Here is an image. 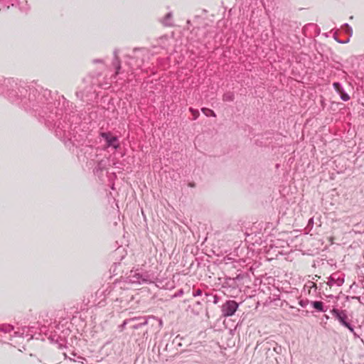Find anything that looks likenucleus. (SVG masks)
<instances>
[{
	"label": "nucleus",
	"instance_id": "nucleus-30",
	"mask_svg": "<svg viewBox=\"0 0 364 364\" xmlns=\"http://www.w3.org/2000/svg\"><path fill=\"white\" fill-rule=\"evenodd\" d=\"M94 63H103V60L102 59H95L93 60Z\"/></svg>",
	"mask_w": 364,
	"mask_h": 364
},
{
	"label": "nucleus",
	"instance_id": "nucleus-14",
	"mask_svg": "<svg viewBox=\"0 0 364 364\" xmlns=\"http://www.w3.org/2000/svg\"><path fill=\"white\" fill-rule=\"evenodd\" d=\"M333 86L336 91L340 95V97L342 100L346 102L350 100V96L346 93L340 82H333Z\"/></svg>",
	"mask_w": 364,
	"mask_h": 364
},
{
	"label": "nucleus",
	"instance_id": "nucleus-23",
	"mask_svg": "<svg viewBox=\"0 0 364 364\" xmlns=\"http://www.w3.org/2000/svg\"><path fill=\"white\" fill-rule=\"evenodd\" d=\"M189 111L191 112V114H193V120H196L198 119V117H199V112L198 110L197 109H193V107H190L189 108Z\"/></svg>",
	"mask_w": 364,
	"mask_h": 364
},
{
	"label": "nucleus",
	"instance_id": "nucleus-2",
	"mask_svg": "<svg viewBox=\"0 0 364 364\" xmlns=\"http://www.w3.org/2000/svg\"><path fill=\"white\" fill-rule=\"evenodd\" d=\"M33 327L28 326L15 328L14 326L8 323L0 325V333L4 334L6 338H9L11 341L16 338H26L27 341H30L33 337Z\"/></svg>",
	"mask_w": 364,
	"mask_h": 364
},
{
	"label": "nucleus",
	"instance_id": "nucleus-24",
	"mask_svg": "<svg viewBox=\"0 0 364 364\" xmlns=\"http://www.w3.org/2000/svg\"><path fill=\"white\" fill-rule=\"evenodd\" d=\"M136 321V318H128V319H125V320L123 321V323L121 324L120 328H121L122 329H124V328H125L126 325H127V324H129V323H132V322H134V321Z\"/></svg>",
	"mask_w": 364,
	"mask_h": 364
},
{
	"label": "nucleus",
	"instance_id": "nucleus-12",
	"mask_svg": "<svg viewBox=\"0 0 364 364\" xmlns=\"http://www.w3.org/2000/svg\"><path fill=\"white\" fill-rule=\"evenodd\" d=\"M107 164V159H102L98 161L97 166L93 170L94 173L100 178L102 176V172L106 169Z\"/></svg>",
	"mask_w": 364,
	"mask_h": 364
},
{
	"label": "nucleus",
	"instance_id": "nucleus-21",
	"mask_svg": "<svg viewBox=\"0 0 364 364\" xmlns=\"http://www.w3.org/2000/svg\"><path fill=\"white\" fill-rule=\"evenodd\" d=\"M201 111L207 117H210V116L213 117H216L215 112L209 108L203 107L201 109Z\"/></svg>",
	"mask_w": 364,
	"mask_h": 364
},
{
	"label": "nucleus",
	"instance_id": "nucleus-3",
	"mask_svg": "<svg viewBox=\"0 0 364 364\" xmlns=\"http://www.w3.org/2000/svg\"><path fill=\"white\" fill-rule=\"evenodd\" d=\"M128 282L135 284H146L154 282V275L143 269H132L127 277Z\"/></svg>",
	"mask_w": 364,
	"mask_h": 364
},
{
	"label": "nucleus",
	"instance_id": "nucleus-26",
	"mask_svg": "<svg viewBox=\"0 0 364 364\" xmlns=\"http://www.w3.org/2000/svg\"><path fill=\"white\" fill-rule=\"evenodd\" d=\"M309 300H307V299H305V300L301 299V300H300V301H299V305H300L301 307H303V308L306 307V306L309 304Z\"/></svg>",
	"mask_w": 364,
	"mask_h": 364
},
{
	"label": "nucleus",
	"instance_id": "nucleus-19",
	"mask_svg": "<svg viewBox=\"0 0 364 364\" xmlns=\"http://www.w3.org/2000/svg\"><path fill=\"white\" fill-rule=\"evenodd\" d=\"M97 152H98L97 149H95L92 146H86L85 154H88L87 156V159H90L91 160L93 161L94 159L92 158V156L97 157Z\"/></svg>",
	"mask_w": 364,
	"mask_h": 364
},
{
	"label": "nucleus",
	"instance_id": "nucleus-17",
	"mask_svg": "<svg viewBox=\"0 0 364 364\" xmlns=\"http://www.w3.org/2000/svg\"><path fill=\"white\" fill-rule=\"evenodd\" d=\"M161 22L166 26H172L173 25L172 12H168V14H166V16L162 18Z\"/></svg>",
	"mask_w": 364,
	"mask_h": 364
},
{
	"label": "nucleus",
	"instance_id": "nucleus-7",
	"mask_svg": "<svg viewBox=\"0 0 364 364\" xmlns=\"http://www.w3.org/2000/svg\"><path fill=\"white\" fill-rule=\"evenodd\" d=\"M239 307V304L234 300L226 301L221 306L222 315L230 317L235 314Z\"/></svg>",
	"mask_w": 364,
	"mask_h": 364
},
{
	"label": "nucleus",
	"instance_id": "nucleus-5",
	"mask_svg": "<svg viewBox=\"0 0 364 364\" xmlns=\"http://www.w3.org/2000/svg\"><path fill=\"white\" fill-rule=\"evenodd\" d=\"M147 55V51L144 48H135L132 55H129L130 60L127 63L130 67L132 74H133V70L139 69L144 64V58Z\"/></svg>",
	"mask_w": 364,
	"mask_h": 364
},
{
	"label": "nucleus",
	"instance_id": "nucleus-32",
	"mask_svg": "<svg viewBox=\"0 0 364 364\" xmlns=\"http://www.w3.org/2000/svg\"><path fill=\"white\" fill-rule=\"evenodd\" d=\"M338 43H343V41H338Z\"/></svg>",
	"mask_w": 364,
	"mask_h": 364
},
{
	"label": "nucleus",
	"instance_id": "nucleus-22",
	"mask_svg": "<svg viewBox=\"0 0 364 364\" xmlns=\"http://www.w3.org/2000/svg\"><path fill=\"white\" fill-rule=\"evenodd\" d=\"M106 291H107V292H108V293H107V294H111L112 292H114V289H111V287H109H109H108L106 289H105V290H100V289H99V290L97 291L96 294H97V295H98V294L102 295V294H104L105 292H106Z\"/></svg>",
	"mask_w": 364,
	"mask_h": 364
},
{
	"label": "nucleus",
	"instance_id": "nucleus-20",
	"mask_svg": "<svg viewBox=\"0 0 364 364\" xmlns=\"http://www.w3.org/2000/svg\"><path fill=\"white\" fill-rule=\"evenodd\" d=\"M235 98L234 93L232 92H228L225 93L223 96V101L226 102H232Z\"/></svg>",
	"mask_w": 364,
	"mask_h": 364
},
{
	"label": "nucleus",
	"instance_id": "nucleus-18",
	"mask_svg": "<svg viewBox=\"0 0 364 364\" xmlns=\"http://www.w3.org/2000/svg\"><path fill=\"white\" fill-rule=\"evenodd\" d=\"M311 305L314 309H315L318 312H325L326 311V309L324 306L323 302L321 301H311Z\"/></svg>",
	"mask_w": 364,
	"mask_h": 364
},
{
	"label": "nucleus",
	"instance_id": "nucleus-13",
	"mask_svg": "<svg viewBox=\"0 0 364 364\" xmlns=\"http://www.w3.org/2000/svg\"><path fill=\"white\" fill-rule=\"evenodd\" d=\"M219 298L217 295L210 294L208 292H205L203 296L201 298L200 301H198L196 304V305H201L203 302L205 303H210L213 302V304H216L218 303Z\"/></svg>",
	"mask_w": 364,
	"mask_h": 364
},
{
	"label": "nucleus",
	"instance_id": "nucleus-16",
	"mask_svg": "<svg viewBox=\"0 0 364 364\" xmlns=\"http://www.w3.org/2000/svg\"><path fill=\"white\" fill-rule=\"evenodd\" d=\"M118 52H119V50L117 49H115L114 50V60L112 62V65L116 70L115 73H114V77L117 76L120 73V70H121V65H120L119 58L118 57Z\"/></svg>",
	"mask_w": 364,
	"mask_h": 364
},
{
	"label": "nucleus",
	"instance_id": "nucleus-6",
	"mask_svg": "<svg viewBox=\"0 0 364 364\" xmlns=\"http://www.w3.org/2000/svg\"><path fill=\"white\" fill-rule=\"evenodd\" d=\"M331 313L335 317V318L338 320L341 325L346 327L351 333L355 335L353 326L351 324L350 321L348 318L346 311L333 308L331 311Z\"/></svg>",
	"mask_w": 364,
	"mask_h": 364
},
{
	"label": "nucleus",
	"instance_id": "nucleus-9",
	"mask_svg": "<svg viewBox=\"0 0 364 364\" xmlns=\"http://www.w3.org/2000/svg\"><path fill=\"white\" fill-rule=\"evenodd\" d=\"M100 136L105 140L107 147H112L115 150L119 147L117 136H113L111 132H101Z\"/></svg>",
	"mask_w": 364,
	"mask_h": 364
},
{
	"label": "nucleus",
	"instance_id": "nucleus-10",
	"mask_svg": "<svg viewBox=\"0 0 364 364\" xmlns=\"http://www.w3.org/2000/svg\"><path fill=\"white\" fill-rule=\"evenodd\" d=\"M345 275L341 272H336L330 275L328 278L327 284L329 287L336 286L341 287L344 283Z\"/></svg>",
	"mask_w": 364,
	"mask_h": 364
},
{
	"label": "nucleus",
	"instance_id": "nucleus-27",
	"mask_svg": "<svg viewBox=\"0 0 364 364\" xmlns=\"http://www.w3.org/2000/svg\"><path fill=\"white\" fill-rule=\"evenodd\" d=\"M84 360H85V358L83 357H81V356H77L76 360L74 359V361H77V362L82 363H83Z\"/></svg>",
	"mask_w": 364,
	"mask_h": 364
},
{
	"label": "nucleus",
	"instance_id": "nucleus-11",
	"mask_svg": "<svg viewBox=\"0 0 364 364\" xmlns=\"http://www.w3.org/2000/svg\"><path fill=\"white\" fill-rule=\"evenodd\" d=\"M126 297L125 296H121L119 299L117 298L115 300L116 303L120 302L123 304L122 306H119V307H117V304L114 305V308L116 309L117 311H120L122 309H127V305L129 302V301L132 300L134 299L133 295H129L127 292H125Z\"/></svg>",
	"mask_w": 364,
	"mask_h": 364
},
{
	"label": "nucleus",
	"instance_id": "nucleus-15",
	"mask_svg": "<svg viewBox=\"0 0 364 364\" xmlns=\"http://www.w3.org/2000/svg\"><path fill=\"white\" fill-rule=\"evenodd\" d=\"M17 3V0H0V11H6L11 6H16Z\"/></svg>",
	"mask_w": 364,
	"mask_h": 364
},
{
	"label": "nucleus",
	"instance_id": "nucleus-28",
	"mask_svg": "<svg viewBox=\"0 0 364 364\" xmlns=\"http://www.w3.org/2000/svg\"><path fill=\"white\" fill-rule=\"evenodd\" d=\"M274 350L277 353H280V352H281V350H282V347H281V346L275 347V348H274Z\"/></svg>",
	"mask_w": 364,
	"mask_h": 364
},
{
	"label": "nucleus",
	"instance_id": "nucleus-8",
	"mask_svg": "<svg viewBox=\"0 0 364 364\" xmlns=\"http://www.w3.org/2000/svg\"><path fill=\"white\" fill-rule=\"evenodd\" d=\"M132 318H136V321H134V324L132 326V328L134 329H138L145 325L149 323L150 320H153L155 322H159V328L162 326V321L157 320L155 316H139V317H133Z\"/></svg>",
	"mask_w": 364,
	"mask_h": 364
},
{
	"label": "nucleus",
	"instance_id": "nucleus-1",
	"mask_svg": "<svg viewBox=\"0 0 364 364\" xmlns=\"http://www.w3.org/2000/svg\"><path fill=\"white\" fill-rule=\"evenodd\" d=\"M0 94L42 119L65 144L70 142L77 146L76 143L82 139L76 130L78 122L70 123L71 117H75L71 115L75 107L63 96L53 97L47 89L29 85L18 79L2 77H0Z\"/></svg>",
	"mask_w": 364,
	"mask_h": 364
},
{
	"label": "nucleus",
	"instance_id": "nucleus-29",
	"mask_svg": "<svg viewBox=\"0 0 364 364\" xmlns=\"http://www.w3.org/2000/svg\"><path fill=\"white\" fill-rule=\"evenodd\" d=\"M183 294V289H180L177 293L175 295V296H182Z\"/></svg>",
	"mask_w": 364,
	"mask_h": 364
},
{
	"label": "nucleus",
	"instance_id": "nucleus-4",
	"mask_svg": "<svg viewBox=\"0 0 364 364\" xmlns=\"http://www.w3.org/2000/svg\"><path fill=\"white\" fill-rule=\"evenodd\" d=\"M61 327L60 324L55 326V329L53 331L50 332V334L48 336V339L51 343H56L58 345V348H63L65 347L66 341L65 338L69 335L70 330L68 328H65L61 330Z\"/></svg>",
	"mask_w": 364,
	"mask_h": 364
},
{
	"label": "nucleus",
	"instance_id": "nucleus-25",
	"mask_svg": "<svg viewBox=\"0 0 364 364\" xmlns=\"http://www.w3.org/2000/svg\"><path fill=\"white\" fill-rule=\"evenodd\" d=\"M203 295H204L203 291L200 289H195L193 291V296L194 297L199 296L203 297Z\"/></svg>",
	"mask_w": 364,
	"mask_h": 364
},
{
	"label": "nucleus",
	"instance_id": "nucleus-31",
	"mask_svg": "<svg viewBox=\"0 0 364 364\" xmlns=\"http://www.w3.org/2000/svg\"><path fill=\"white\" fill-rule=\"evenodd\" d=\"M353 298L358 299V301H360V297L359 296H355Z\"/></svg>",
	"mask_w": 364,
	"mask_h": 364
}]
</instances>
